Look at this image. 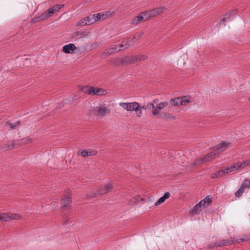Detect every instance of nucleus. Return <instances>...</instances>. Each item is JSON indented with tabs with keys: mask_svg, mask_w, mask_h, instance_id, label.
Here are the masks:
<instances>
[{
	"mask_svg": "<svg viewBox=\"0 0 250 250\" xmlns=\"http://www.w3.org/2000/svg\"><path fill=\"white\" fill-rule=\"evenodd\" d=\"M63 6V4H57L54 5L44 11L38 17H35L33 19V22L36 23L47 19L48 18L51 17L55 12H58Z\"/></svg>",
	"mask_w": 250,
	"mask_h": 250,
	"instance_id": "f257e3e1",
	"label": "nucleus"
},
{
	"mask_svg": "<svg viewBox=\"0 0 250 250\" xmlns=\"http://www.w3.org/2000/svg\"><path fill=\"white\" fill-rule=\"evenodd\" d=\"M81 90L85 93L93 95L103 96L107 93L106 90L98 87L85 86L82 87Z\"/></svg>",
	"mask_w": 250,
	"mask_h": 250,
	"instance_id": "f03ea898",
	"label": "nucleus"
},
{
	"mask_svg": "<svg viewBox=\"0 0 250 250\" xmlns=\"http://www.w3.org/2000/svg\"><path fill=\"white\" fill-rule=\"evenodd\" d=\"M113 187V185L110 183H108L104 185H101L99 187L97 193H96L95 195L93 196V197L107 193L110 191Z\"/></svg>",
	"mask_w": 250,
	"mask_h": 250,
	"instance_id": "7ed1b4c3",
	"label": "nucleus"
},
{
	"mask_svg": "<svg viewBox=\"0 0 250 250\" xmlns=\"http://www.w3.org/2000/svg\"><path fill=\"white\" fill-rule=\"evenodd\" d=\"M114 12L113 11H106L95 14L96 19L97 21H103L106 18L111 17Z\"/></svg>",
	"mask_w": 250,
	"mask_h": 250,
	"instance_id": "20e7f679",
	"label": "nucleus"
},
{
	"mask_svg": "<svg viewBox=\"0 0 250 250\" xmlns=\"http://www.w3.org/2000/svg\"><path fill=\"white\" fill-rule=\"evenodd\" d=\"M138 102H134L132 103H120L119 105L122 106L124 109L128 111H133L135 109Z\"/></svg>",
	"mask_w": 250,
	"mask_h": 250,
	"instance_id": "39448f33",
	"label": "nucleus"
},
{
	"mask_svg": "<svg viewBox=\"0 0 250 250\" xmlns=\"http://www.w3.org/2000/svg\"><path fill=\"white\" fill-rule=\"evenodd\" d=\"M233 239H234V237L233 238L231 237L230 239H223L220 241L216 242L214 243V246L221 247L225 246L233 245L235 243V241Z\"/></svg>",
	"mask_w": 250,
	"mask_h": 250,
	"instance_id": "423d86ee",
	"label": "nucleus"
},
{
	"mask_svg": "<svg viewBox=\"0 0 250 250\" xmlns=\"http://www.w3.org/2000/svg\"><path fill=\"white\" fill-rule=\"evenodd\" d=\"M230 145V143L226 141H222L219 145L214 147L215 151L219 154L225 151Z\"/></svg>",
	"mask_w": 250,
	"mask_h": 250,
	"instance_id": "0eeeda50",
	"label": "nucleus"
},
{
	"mask_svg": "<svg viewBox=\"0 0 250 250\" xmlns=\"http://www.w3.org/2000/svg\"><path fill=\"white\" fill-rule=\"evenodd\" d=\"M97 151L95 150L84 149L80 150L78 154L83 157H86L89 156H95L97 154Z\"/></svg>",
	"mask_w": 250,
	"mask_h": 250,
	"instance_id": "6e6552de",
	"label": "nucleus"
},
{
	"mask_svg": "<svg viewBox=\"0 0 250 250\" xmlns=\"http://www.w3.org/2000/svg\"><path fill=\"white\" fill-rule=\"evenodd\" d=\"M17 142V140H13L8 142L7 144H5L0 147L1 149L4 150H10L15 148L16 146H19V144Z\"/></svg>",
	"mask_w": 250,
	"mask_h": 250,
	"instance_id": "1a4fd4ad",
	"label": "nucleus"
},
{
	"mask_svg": "<svg viewBox=\"0 0 250 250\" xmlns=\"http://www.w3.org/2000/svg\"><path fill=\"white\" fill-rule=\"evenodd\" d=\"M72 202V198L70 195L64 196L62 199V208L69 207Z\"/></svg>",
	"mask_w": 250,
	"mask_h": 250,
	"instance_id": "9d476101",
	"label": "nucleus"
},
{
	"mask_svg": "<svg viewBox=\"0 0 250 250\" xmlns=\"http://www.w3.org/2000/svg\"><path fill=\"white\" fill-rule=\"evenodd\" d=\"M76 49V47L73 43H69L62 47V51L66 54L71 53V51H74Z\"/></svg>",
	"mask_w": 250,
	"mask_h": 250,
	"instance_id": "9b49d317",
	"label": "nucleus"
},
{
	"mask_svg": "<svg viewBox=\"0 0 250 250\" xmlns=\"http://www.w3.org/2000/svg\"><path fill=\"white\" fill-rule=\"evenodd\" d=\"M165 9V8L164 7H160L156 8H154L153 9L148 10L149 14L151 18L156 16V15L162 13L164 10Z\"/></svg>",
	"mask_w": 250,
	"mask_h": 250,
	"instance_id": "f8f14e48",
	"label": "nucleus"
},
{
	"mask_svg": "<svg viewBox=\"0 0 250 250\" xmlns=\"http://www.w3.org/2000/svg\"><path fill=\"white\" fill-rule=\"evenodd\" d=\"M112 63L115 65H120L126 64L125 56L122 58H117L112 60Z\"/></svg>",
	"mask_w": 250,
	"mask_h": 250,
	"instance_id": "ddd939ff",
	"label": "nucleus"
},
{
	"mask_svg": "<svg viewBox=\"0 0 250 250\" xmlns=\"http://www.w3.org/2000/svg\"><path fill=\"white\" fill-rule=\"evenodd\" d=\"M200 202H202V207L203 208H205L212 202V197L210 195H208Z\"/></svg>",
	"mask_w": 250,
	"mask_h": 250,
	"instance_id": "4468645a",
	"label": "nucleus"
},
{
	"mask_svg": "<svg viewBox=\"0 0 250 250\" xmlns=\"http://www.w3.org/2000/svg\"><path fill=\"white\" fill-rule=\"evenodd\" d=\"M87 25H91L97 21L95 14L90 15L84 18Z\"/></svg>",
	"mask_w": 250,
	"mask_h": 250,
	"instance_id": "2eb2a0df",
	"label": "nucleus"
},
{
	"mask_svg": "<svg viewBox=\"0 0 250 250\" xmlns=\"http://www.w3.org/2000/svg\"><path fill=\"white\" fill-rule=\"evenodd\" d=\"M180 98L181 102V105H185L188 103H189L192 102V98L189 95L180 97Z\"/></svg>",
	"mask_w": 250,
	"mask_h": 250,
	"instance_id": "dca6fc26",
	"label": "nucleus"
},
{
	"mask_svg": "<svg viewBox=\"0 0 250 250\" xmlns=\"http://www.w3.org/2000/svg\"><path fill=\"white\" fill-rule=\"evenodd\" d=\"M216 155H218V154L216 151H215L214 149H213V151L208 153L207 155L204 156V160H205L206 162L210 161L213 160Z\"/></svg>",
	"mask_w": 250,
	"mask_h": 250,
	"instance_id": "f3484780",
	"label": "nucleus"
},
{
	"mask_svg": "<svg viewBox=\"0 0 250 250\" xmlns=\"http://www.w3.org/2000/svg\"><path fill=\"white\" fill-rule=\"evenodd\" d=\"M170 194L168 192H166L163 196L160 198L156 202L155 205L157 206L163 203L166 199H168L170 197Z\"/></svg>",
	"mask_w": 250,
	"mask_h": 250,
	"instance_id": "a211bd4d",
	"label": "nucleus"
},
{
	"mask_svg": "<svg viewBox=\"0 0 250 250\" xmlns=\"http://www.w3.org/2000/svg\"><path fill=\"white\" fill-rule=\"evenodd\" d=\"M233 240L235 241V243H241L243 242H246L250 240V235H243L241 237H234Z\"/></svg>",
	"mask_w": 250,
	"mask_h": 250,
	"instance_id": "6ab92c4d",
	"label": "nucleus"
},
{
	"mask_svg": "<svg viewBox=\"0 0 250 250\" xmlns=\"http://www.w3.org/2000/svg\"><path fill=\"white\" fill-rule=\"evenodd\" d=\"M142 21H144L143 15L140 14L132 19L130 23L132 24L136 25Z\"/></svg>",
	"mask_w": 250,
	"mask_h": 250,
	"instance_id": "aec40b11",
	"label": "nucleus"
},
{
	"mask_svg": "<svg viewBox=\"0 0 250 250\" xmlns=\"http://www.w3.org/2000/svg\"><path fill=\"white\" fill-rule=\"evenodd\" d=\"M241 162H237L230 167H228L227 168H229V170H231V172L234 171L235 170H239L242 169V166L241 167Z\"/></svg>",
	"mask_w": 250,
	"mask_h": 250,
	"instance_id": "412c9836",
	"label": "nucleus"
},
{
	"mask_svg": "<svg viewBox=\"0 0 250 250\" xmlns=\"http://www.w3.org/2000/svg\"><path fill=\"white\" fill-rule=\"evenodd\" d=\"M202 207V202H200L198 204L194 206V208L191 210V213L193 214H198L201 211Z\"/></svg>",
	"mask_w": 250,
	"mask_h": 250,
	"instance_id": "4be33fe9",
	"label": "nucleus"
},
{
	"mask_svg": "<svg viewBox=\"0 0 250 250\" xmlns=\"http://www.w3.org/2000/svg\"><path fill=\"white\" fill-rule=\"evenodd\" d=\"M107 111V108L104 105H101L97 107V115L100 116H104Z\"/></svg>",
	"mask_w": 250,
	"mask_h": 250,
	"instance_id": "5701e85b",
	"label": "nucleus"
},
{
	"mask_svg": "<svg viewBox=\"0 0 250 250\" xmlns=\"http://www.w3.org/2000/svg\"><path fill=\"white\" fill-rule=\"evenodd\" d=\"M125 60L126 61V64H134L137 62V56H125Z\"/></svg>",
	"mask_w": 250,
	"mask_h": 250,
	"instance_id": "b1692460",
	"label": "nucleus"
},
{
	"mask_svg": "<svg viewBox=\"0 0 250 250\" xmlns=\"http://www.w3.org/2000/svg\"><path fill=\"white\" fill-rule=\"evenodd\" d=\"M231 170L229 168H227L226 167H222L221 169L218 171L216 172L218 177L223 176L225 174H228L231 172Z\"/></svg>",
	"mask_w": 250,
	"mask_h": 250,
	"instance_id": "393cba45",
	"label": "nucleus"
},
{
	"mask_svg": "<svg viewBox=\"0 0 250 250\" xmlns=\"http://www.w3.org/2000/svg\"><path fill=\"white\" fill-rule=\"evenodd\" d=\"M32 141V140L30 138H24L21 139L17 140V142L19 144V146L28 144Z\"/></svg>",
	"mask_w": 250,
	"mask_h": 250,
	"instance_id": "a878e982",
	"label": "nucleus"
},
{
	"mask_svg": "<svg viewBox=\"0 0 250 250\" xmlns=\"http://www.w3.org/2000/svg\"><path fill=\"white\" fill-rule=\"evenodd\" d=\"M170 103L172 105L174 106H177L181 105L180 97L171 99L170 100Z\"/></svg>",
	"mask_w": 250,
	"mask_h": 250,
	"instance_id": "bb28decb",
	"label": "nucleus"
},
{
	"mask_svg": "<svg viewBox=\"0 0 250 250\" xmlns=\"http://www.w3.org/2000/svg\"><path fill=\"white\" fill-rule=\"evenodd\" d=\"M135 42V41H125V42H124V48H123V49H119L118 51H117V52H119L121 50H124L125 49H127L128 48H129L132 44H133Z\"/></svg>",
	"mask_w": 250,
	"mask_h": 250,
	"instance_id": "cd10ccee",
	"label": "nucleus"
},
{
	"mask_svg": "<svg viewBox=\"0 0 250 250\" xmlns=\"http://www.w3.org/2000/svg\"><path fill=\"white\" fill-rule=\"evenodd\" d=\"M0 220L4 222H7L10 221L9 214L6 213H0Z\"/></svg>",
	"mask_w": 250,
	"mask_h": 250,
	"instance_id": "c85d7f7f",
	"label": "nucleus"
},
{
	"mask_svg": "<svg viewBox=\"0 0 250 250\" xmlns=\"http://www.w3.org/2000/svg\"><path fill=\"white\" fill-rule=\"evenodd\" d=\"M160 117L165 119H172V120H175V117L173 116L170 113H161L160 115Z\"/></svg>",
	"mask_w": 250,
	"mask_h": 250,
	"instance_id": "c756f323",
	"label": "nucleus"
},
{
	"mask_svg": "<svg viewBox=\"0 0 250 250\" xmlns=\"http://www.w3.org/2000/svg\"><path fill=\"white\" fill-rule=\"evenodd\" d=\"M204 162H206V161L204 160V157H202L193 161L192 165L193 166H199Z\"/></svg>",
	"mask_w": 250,
	"mask_h": 250,
	"instance_id": "7c9ffc66",
	"label": "nucleus"
},
{
	"mask_svg": "<svg viewBox=\"0 0 250 250\" xmlns=\"http://www.w3.org/2000/svg\"><path fill=\"white\" fill-rule=\"evenodd\" d=\"M143 15L144 21H146L151 18L150 14H149V11H146L141 13Z\"/></svg>",
	"mask_w": 250,
	"mask_h": 250,
	"instance_id": "2f4dec72",
	"label": "nucleus"
},
{
	"mask_svg": "<svg viewBox=\"0 0 250 250\" xmlns=\"http://www.w3.org/2000/svg\"><path fill=\"white\" fill-rule=\"evenodd\" d=\"M10 220H19L21 218V216L18 214L8 213Z\"/></svg>",
	"mask_w": 250,
	"mask_h": 250,
	"instance_id": "473e14b6",
	"label": "nucleus"
},
{
	"mask_svg": "<svg viewBox=\"0 0 250 250\" xmlns=\"http://www.w3.org/2000/svg\"><path fill=\"white\" fill-rule=\"evenodd\" d=\"M134 111H135L137 117H140L142 116V112L139 103L137 104L136 107H135Z\"/></svg>",
	"mask_w": 250,
	"mask_h": 250,
	"instance_id": "72a5a7b5",
	"label": "nucleus"
},
{
	"mask_svg": "<svg viewBox=\"0 0 250 250\" xmlns=\"http://www.w3.org/2000/svg\"><path fill=\"white\" fill-rule=\"evenodd\" d=\"M20 123V121H17L16 123L14 124H12L10 122V121H7L5 124L7 125L10 126L11 129H13L15 128V127L18 126Z\"/></svg>",
	"mask_w": 250,
	"mask_h": 250,
	"instance_id": "f704fd0d",
	"label": "nucleus"
},
{
	"mask_svg": "<svg viewBox=\"0 0 250 250\" xmlns=\"http://www.w3.org/2000/svg\"><path fill=\"white\" fill-rule=\"evenodd\" d=\"M168 104V102H163L159 103L156 106L157 107V109H159L160 110L166 106H167Z\"/></svg>",
	"mask_w": 250,
	"mask_h": 250,
	"instance_id": "c9c22d12",
	"label": "nucleus"
},
{
	"mask_svg": "<svg viewBox=\"0 0 250 250\" xmlns=\"http://www.w3.org/2000/svg\"><path fill=\"white\" fill-rule=\"evenodd\" d=\"M244 189H244V187L241 186V187L237 191H236L235 192V195L236 197H239L244 193Z\"/></svg>",
	"mask_w": 250,
	"mask_h": 250,
	"instance_id": "e433bc0d",
	"label": "nucleus"
},
{
	"mask_svg": "<svg viewBox=\"0 0 250 250\" xmlns=\"http://www.w3.org/2000/svg\"><path fill=\"white\" fill-rule=\"evenodd\" d=\"M75 37H83L86 35V33L84 31H77L73 33V35Z\"/></svg>",
	"mask_w": 250,
	"mask_h": 250,
	"instance_id": "4c0bfd02",
	"label": "nucleus"
},
{
	"mask_svg": "<svg viewBox=\"0 0 250 250\" xmlns=\"http://www.w3.org/2000/svg\"><path fill=\"white\" fill-rule=\"evenodd\" d=\"M242 186L244 187V189L250 188V180L245 179Z\"/></svg>",
	"mask_w": 250,
	"mask_h": 250,
	"instance_id": "58836bf2",
	"label": "nucleus"
},
{
	"mask_svg": "<svg viewBox=\"0 0 250 250\" xmlns=\"http://www.w3.org/2000/svg\"><path fill=\"white\" fill-rule=\"evenodd\" d=\"M136 56L137 62L142 61L145 60L146 59H147V56L144 55H137Z\"/></svg>",
	"mask_w": 250,
	"mask_h": 250,
	"instance_id": "ea45409f",
	"label": "nucleus"
},
{
	"mask_svg": "<svg viewBox=\"0 0 250 250\" xmlns=\"http://www.w3.org/2000/svg\"><path fill=\"white\" fill-rule=\"evenodd\" d=\"M142 34H143L142 33H141V32H139V33L136 34V35H134L132 37V38L131 39V41H134L133 40L134 39H136L137 40H138L141 38Z\"/></svg>",
	"mask_w": 250,
	"mask_h": 250,
	"instance_id": "a19ab883",
	"label": "nucleus"
},
{
	"mask_svg": "<svg viewBox=\"0 0 250 250\" xmlns=\"http://www.w3.org/2000/svg\"><path fill=\"white\" fill-rule=\"evenodd\" d=\"M86 25L87 24L86 23L85 21H84V18L79 21L78 23L77 24V26H83Z\"/></svg>",
	"mask_w": 250,
	"mask_h": 250,
	"instance_id": "79ce46f5",
	"label": "nucleus"
},
{
	"mask_svg": "<svg viewBox=\"0 0 250 250\" xmlns=\"http://www.w3.org/2000/svg\"><path fill=\"white\" fill-rule=\"evenodd\" d=\"M241 164L242 165L241 166V167L242 166V168H243L245 167L250 165V160H248L245 161L241 162Z\"/></svg>",
	"mask_w": 250,
	"mask_h": 250,
	"instance_id": "37998d69",
	"label": "nucleus"
},
{
	"mask_svg": "<svg viewBox=\"0 0 250 250\" xmlns=\"http://www.w3.org/2000/svg\"><path fill=\"white\" fill-rule=\"evenodd\" d=\"M157 107L155 106L154 108H152L153 110L152 111V113L153 115H157L159 113V111H160L159 109H157Z\"/></svg>",
	"mask_w": 250,
	"mask_h": 250,
	"instance_id": "c03bdc74",
	"label": "nucleus"
},
{
	"mask_svg": "<svg viewBox=\"0 0 250 250\" xmlns=\"http://www.w3.org/2000/svg\"><path fill=\"white\" fill-rule=\"evenodd\" d=\"M113 53V52L111 51V50L110 48L108 49H105L104 52V54L107 55H111Z\"/></svg>",
	"mask_w": 250,
	"mask_h": 250,
	"instance_id": "a18cd8bd",
	"label": "nucleus"
},
{
	"mask_svg": "<svg viewBox=\"0 0 250 250\" xmlns=\"http://www.w3.org/2000/svg\"><path fill=\"white\" fill-rule=\"evenodd\" d=\"M146 105H147V108H149V109H150L151 108H154V107H155V105H154V104L152 103H147Z\"/></svg>",
	"mask_w": 250,
	"mask_h": 250,
	"instance_id": "49530a36",
	"label": "nucleus"
},
{
	"mask_svg": "<svg viewBox=\"0 0 250 250\" xmlns=\"http://www.w3.org/2000/svg\"><path fill=\"white\" fill-rule=\"evenodd\" d=\"M117 45H111L110 47V48L111 49V51L112 50H115L117 49Z\"/></svg>",
	"mask_w": 250,
	"mask_h": 250,
	"instance_id": "de8ad7c7",
	"label": "nucleus"
},
{
	"mask_svg": "<svg viewBox=\"0 0 250 250\" xmlns=\"http://www.w3.org/2000/svg\"><path fill=\"white\" fill-rule=\"evenodd\" d=\"M230 16H231V13H226L225 14L224 17H226L227 18V20H228L230 19Z\"/></svg>",
	"mask_w": 250,
	"mask_h": 250,
	"instance_id": "09e8293b",
	"label": "nucleus"
},
{
	"mask_svg": "<svg viewBox=\"0 0 250 250\" xmlns=\"http://www.w3.org/2000/svg\"><path fill=\"white\" fill-rule=\"evenodd\" d=\"M211 177L212 178H218V176H217V174L216 173V172L212 174L211 175Z\"/></svg>",
	"mask_w": 250,
	"mask_h": 250,
	"instance_id": "8fccbe9b",
	"label": "nucleus"
},
{
	"mask_svg": "<svg viewBox=\"0 0 250 250\" xmlns=\"http://www.w3.org/2000/svg\"><path fill=\"white\" fill-rule=\"evenodd\" d=\"M124 42L125 41H123L122 43L119 45V47L120 48V49H122V48H124Z\"/></svg>",
	"mask_w": 250,
	"mask_h": 250,
	"instance_id": "3c124183",
	"label": "nucleus"
},
{
	"mask_svg": "<svg viewBox=\"0 0 250 250\" xmlns=\"http://www.w3.org/2000/svg\"><path fill=\"white\" fill-rule=\"evenodd\" d=\"M214 244H211V245H208V248L209 249H212L213 247H216V246H214Z\"/></svg>",
	"mask_w": 250,
	"mask_h": 250,
	"instance_id": "603ef678",
	"label": "nucleus"
},
{
	"mask_svg": "<svg viewBox=\"0 0 250 250\" xmlns=\"http://www.w3.org/2000/svg\"><path fill=\"white\" fill-rule=\"evenodd\" d=\"M140 108H141V109H145L146 110V109H147L146 105H143L141 107L140 106Z\"/></svg>",
	"mask_w": 250,
	"mask_h": 250,
	"instance_id": "864d4df0",
	"label": "nucleus"
},
{
	"mask_svg": "<svg viewBox=\"0 0 250 250\" xmlns=\"http://www.w3.org/2000/svg\"><path fill=\"white\" fill-rule=\"evenodd\" d=\"M228 20H227V18L226 17H224L223 18H222L221 19V21H222L223 22H225V21H227Z\"/></svg>",
	"mask_w": 250,
	"mask_h": 250,
	"instance_id": "5fc2aeb1",
	"label": "nucleus"
},
{
	"mask_svg": "<svg viewBox=\"0 0 250 250\" xmlns=\"http://www.w3.org/2000/svg\"><path fill=\"white\" fill-rule=\"evenodd\" d=\"M159 102V100L158 99H156L153 100V103L155 104H158Z\"/></svg>",
	"mask_w": 250,
	"mask_h": 250,
	"instance_id": "6e6d98bb",
	"label": "nucleus"
},
{
	"mask_svg": "<svg viewBox=\"0 0 250 250\" xmlns=\"http://www.w3.org/2000/svg\"><path fill=\"white\" fill-rule=\"evenodd\" d=\"M237 12V9H235L234 10H233L230 13L231 14H235V13H236Z\"/></svg>",
	"mask_w": 250,
	"mask_h": 250,
	"instance_id": "4d7b16f0",
	"label": "nucleus"
},
{
	"mask_svg": "<svg viewBox=\"0 0 250 250\" xmlns=\"http://www.w3.org/2000/svg\"><path fill=\"white\" fill-rule=\"evenodd\" d=\"M66 221L64 220V223H64V224H65V222H66Z\"/></svg>",
	"mask_w": 250,
	"mask_h": 250,
	"instance_id": "13d9d810",
	"label": "nucleus"
},
{
	"mask_svg": "<svg viewBox=\"0 0 250 250\" xmlns=\"http://www.w3.org/2000/svg\"><path fill=\"white\" fill-rule=\"evenodd\" d=\"M141 200H142V201H144V199H143V198H142V199H141Z\"/></svg>",
	"mask_w": 250,
	"mask_h": 250,
	"instance_id": "bf43d9fd",
	"label": "nucleus"
},
{
	"mask_svg": "<svg viewBox=\"0 0 250 250\" xmlns=\"http://www.w3.org/2000/svg\"><path fill=\"white\" fill-rule=\"evenodd\" d=\"M249 101H250V97L249 98Z\"/></svg>",
	"mask_w": 250,
	"mask_h": 250,
	"instance_id": "052dcab7",
	"label": "nucleus"
}]
</instances>
